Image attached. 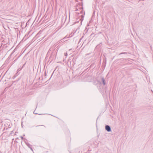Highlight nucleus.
<instances>
[{
    "label": "nucleus",
    "instance_id": "nucleus-1",
    "mask_svg": "<svg viewBox=\"0 0 153 153\" xmlns=\"http://www.w3.org/2000/svg\"><path fill=\"white\" fill-rule=\"evenodd\" d=\"M81 17L80 19L79 18L77 19L76 22H75V23H78L79 22V21H80V26H81L82 25V21L84 19V16L83 15L81 16Z\"/></svg>",
    "mask_w": 153,
    "mask_h": 153
},
{
    "label": "nucleus",
    "instance_id": "nucleus-2",
    "mask_svg": "<svg viewBox=\"0 0 153 153\" xmlns=\"http://www.w3.org/2000/svg\"><path fill=\"white\" fill-rule=\"evenodd\" d=\"M105 128L106 130L108 132H111V127L109 125H106L105 126Z\"/></svg>",
    "mask_w": 153,
    "mask_h": 153
},
{
    "label": "nucleus",
    "instance_id": "nucleus-3",
    "mask_svg": "<svg viewBox=\"0 0 153 153\" xmlns=\"http://www.w3.org/2000/svg\"><path fill=\"white\" fill-rule=\"evenodd\" d=\"M25 143L27 146L32 151H33V149H32V145H30L29 143L28 142H26Z\"/></svg>",
    "mask_w": 153,
    "mask_h": 153
},
{
    "label": "nucleus",
    "instance_id": "nucleus-4",
    "mask_svg": "<svg viewBox=\"0 0 153 153\" xmlns=\"http://www.w3.org/2000/svg\"><path fill=\"white\" fill-rule=\"evenodd\" d=\"M7 47V45L6 44H4L3 45H2L1 46V48H2V49H6Z\"/></svg>",
    "mask_w": 153,
    "mask_h": 153
},
{
    "label": "nucleus",
    "instance_id": "nucleus-5",
    "mask_svg": "<svg viewBox=\"0 0 153 153\" xmlns=\"http://www.w3.org/2000/svg\"><path fill=\"white\" fill-rule=\"evenodd\" d=\"M16 48L13 50V51H12V52L11 53V54H10V56L8 57V58L7 59H10V56H11L15 52V51H16Z\"/></svg>",
    "mask_w": 153,
    "mask_h": 153
},
{
    "label": "nucleus",
    "instance_id": "nucleus-6",
    "mask_svg": "<svg viewBox=\"0 0 153 153\" xmlns=\"http://www.w3.org/2000/svg\"><path fill=\"white\" fill-rule=\"evenodd\" d=\"M101 80L102 82L103 85H105V80L103 77H102L101 78Z\"/></svg>",
    "mask_w": 153,
    "mask_h": 153
},
{
    "label": "nucleus",
    "instance_id": "nucleus-7",
    "mask_svg": "<svg viewBox=\"0 0 153 153\" xmlns=\"http://www.w3.org/2000/svg\"><path fill=\"white\" fill-rule=\"evenodd\" d=\"M102 45V44L100 43L98 44L96 47V48H100Z\"/></svg>",
    "mask_w": 153,
    "mask_h": 153
},
{
    "label": "nucleus",
    "instance_id": "nucleus-8",
    "mask_svg": "<svg viewBox=\"0 0 153 153\" xmlns=\"http://www.w3.org/2000/svg\"><path fill=\"white\" fill-rule=\"evenodd\" d=\"M21 55H20L13 62V64H14L15 62L17 60V59H19V58L20 57Z\"/></svg>",
    "mask_w": 153,
    "mask_h": 153
},
{
    "label": "nucleus",
    "instance_id": "nucleus-9",
    "mask_svg": "<svg viewBox=\"0 0 153 153\" xmlns=\"http://www.w3.org/2000/svg\"><path fill=\"white\" fill-rule=\"evenodd\" d=\"M123 54H127V53L126 52H123L119 54V55Z\"/></svg>",
    "mask_w": 153,
    "mask_h": 153
},
{
    "label": "nucleus",
    "instance_id": "nucleus-10",
    "mask_svg": "<svg viewBox=\"0 0 153 153\" xmlns=\"http://www.w3.org/2000/svg\"><path fill=\"white\" fill-rule=\"evenodd\" d=\"M83 8L82 7V8H80V10H82L80 12V13H82V10H83Z\"/></svg>",
    "mask_w": 153,
    "mask_h": 153
},
{
    "label": "nucleus",
    "instance_id": "nucleus-11",
    "mask_svg": "<svg viewBox=\"0 0 153 153\" xmlns=\"http://www.w3.org/2000/svg\"><path fill=\"white\" fill-rule=\"evenodd\" d=\"M22 69V68H19L18 70H17V71H21Z\"/></svg>",
    "mask_w": 153,
    "mask_h": 153
},
{
    "label": "nucleus",
    "instance_id": "nucleus-12",
    "mask_svg": "<svg viewBox=\"0 0 153 153\" xmlns=\"http://www.w3.org/2000/svg\"><path fill=\"white\" fill-rule=\"evenodd\" d=\"M19 74L18 72L15 75H16V76H17Z\"/></svg>",
    "mask_w": 153,
    "mask_h": 153
},
{
    "label": "nucleus",
    "instance_id": "nucleus-13",
    "mask_svg": "<svg viewBox=\"0 0 153 153\" xmlns=\"http://www.w3.org/2000/svg\"><path fill=\"white\" fill-rule=\"evenodd\" d=\"M20 137L21 138L22 140H23V139H24V138L22 136H21Z\"/></svg>",
    "mask_w": 153,
    "mask_h": 153
},
{
    "label": "nucleus",
    "instance_id": "nucleus-14",
    "mask_svg": "<svg viewBox=\"0 0 153 153\" xmlns=\"http://www.w3.org/2000/svg\"><path fill=\"white\" fill-rule=\"evenodd\" d=\"M16 75H15L13 77V79L15 78L16 77Z\"/></svg>",
    "mask_w": 153,
    "mask_h": 153
},
{
    "label": "nucleus",
    "instance_id": "nucleus-15",
    "mask_svg": "<svg viewBox=\"0 0 153 153\" xmlns=\"http://www.w3.org/2000/svg\"><path fill=\"white\" fill-rule=\"evenodd\" d=\"M25 65V64H24L22 66V67L21 68H22L24 67V66Z\"/></svg>",
    "mask_w": 153,
    "mask_h": 153
},
{
    "label": "nucleus",
    "instance_id": "nucleus-16",
    "mask_svg": "<svg viewBox=\"0 0 153 153\" xmlns=\"http://www.w3.org/2000/svg\"><path fill=\"white\" fill-rule=\"evenodd\" d=\"M82 39V38H81V39H80V40H79V43H78V44L79 43V42H80V41H81V40Z\"/></svg>",
    "mask_w": 153,
    "mask_h": 153
},
{
    "label": "nucleus",
    "instance_id": "nucleus-17",
    "mask_svg": "<svg viewBox=\"0 0 153 153\" xmlns=\"http://www.w3.org/2000/svg\"><path fill=\"white\" fill-rule=\"evenodd\" d=\"M33 113L34 114H38L37 113H35V111H34V112H33Z\"/></svg>",
    "mask_w": 153,
    "mask_h": 153
},
{
    "label": "nucleus",
    "instance_id": "nucleus-18",
    "mask_svg": "<svg viewBox=\"0 0 153 153\" xmlns=\"http://www.w3.org/2000/svg\"><path fill=\"white\" fill-rule=\"evenodd\" d=\"M66 38V36L63 39H62V40L64 39H65Z\"/></svg>",
    "mask_w": 153,
    "mask_h": 153
},
{
    "label": "nucleus",
    "instance_id": "nucleus-19",
    "mask_svg": "<svg viewBox=\"0 0 153 153\" xmlns=\"http://www.w3.org/2000/svg\"><path fill=\"white\" fill-rule=\"evenodd\" d=\"M13 133V131H11V134H12V133Z\"/></svg>",
    "mask_w": 153,
    "mask_h": 153
},
{
    "label": "nucleus",
    "instance_id": "nucleus-20",
    "mask_svg": "<svg viewBox=\"0 0 153 153\" xmlns=\"http://www.w3.org/2000/svg\"><path fill=\"white\" fill-rule=\"evenodd\" d=\"M77 10H78V9H76V10L75 11H77Z\"/></svg>",
    "mask_w": 153,
    "mask_h": 153
},
{
    "label": "nucleus",
    "instance_id": "nucleus-21",
    "mask_svg": "<svg viewBox=\"0 0 153 153\" xmlns=\"http://www.w3.org/2000/svg\"><path fill=\"white\" fill-rule=\"evenodd\" d=\"M40 126V125H39V126H36V127H38V126Z\"/></svg>",
    "mask_w": 153,
    "mask_h": 153
},
{
    "label": "nucleus",
    "instance_id": "nucleus-22",
    "mask_svg": "<svg viewBox=\"0 0 153 153\" xmlns=\"http://www.w3.org/2000/svg\"><path fill=\"white\" fill-rule=\"evenodd\" d=\"M95 1H97V0H94Z\"/></svg>",
    "mask_w": 153,
    "mask_h": 153
},
{
    "label": "nucleus",
    "instance_id": "nucleus-23",
    "mask_svg": "<svg viewBox=\"0 0 153 153\" xmlns=\"http://www.w3.org/2000/svg\"><path fill=\"white\" fill-rule=\"evenodd\" d=\"M92 34H93V33H92V34H91V36L92 35Z\"/></svg>",
    "mask_w": 153,
    "mask_h": 153
},
{
    "label": "nucleus",
    "instance_id": "nucleus-24",
    "mask_svg": "<svg viewBox=\"0 0 153 153\" xmlns=\"http://www.w3.org/2000/svg\"><path fill=\"white\" fill-rule=\"evenodd\" d=\"M39 114V115H41V114Z\"/></svg>",
    "mask_w": 153,
    "mask_h": 153
},
{
    "label": "nucleus",
    "instance_id": "nucleus-25",
    "mask_svg": "<svg viewBox=\"0 0 153 153\" xmlns=\"http://www.w3.org/2000/svg\"><path fill=\"white\" fill-rule=\"evenodd\" d=\"M66 54H67V53H66V54H65V55H66Z\"/></svg>",
    "mask_w": 153,
    "mask_h": 153
},
{
    "label": "nucleus",
    "instance_id": "nucleus-26",
    "mask_svg": "<svg viewBox=\"0 0 153 153\" xmlns=\"http://www.w3.org/2000/svg\"><path fill=\"white\" fill-rule=\"evenodd\" d=\"M66 54H67V53H66V54H65V55H66Z\"/></svg>",
    "mask_w": 153,
    "mask_h": 153
}]
</instances>
